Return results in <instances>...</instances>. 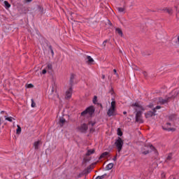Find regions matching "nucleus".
Listing matches in <instances>:
<instances>
[{
  "instance_id": "1",
  "label": "nucleus",
  "mask_w": 179,
  "mask_h": 179,
  "mask_svg": "<svg viewBox=\"0 0 179 179\" xmlns=\"http://www.w3.org/2000/svg\"><path fill=\"white\" fill-rule=\"evenodd\" d=\"M115 107H116V102L115 101H113L111 102L110 108L108 109L107 112V115L108 117H113V115H115Z\"/></svg>"
},
{
  "instance_id": "2",
  "label": "nucleus",
  "mask_w": 179,
  "mask_h": 179,
  "mask_svg": "<svg viewBox=\"0 0 179 179\" xmlns=\"http://www.w3.org/2000/svg\"><path fill=\"white\" fill-rule=\"evenodd\" d=\"M115 145L117 149V151L120 152L122 150V146H124V141L120 137H118V139L115 142Z\"/></svg>"
},
{
  "instance_id": "3",
  "label": "nucleus",
  "mask_w": 179,
  "mask_h": 179,
  "mask_svg": "<svg viewBox=\"0 0 179 179\" xmlns=\"http://www.w3.org/2000/svg\"><path fill=\"white\" fill-rule=\"evenodd\" d=\"M94 113V107L90 106L86 108L85 110L81 113V115H86V114H89V115H92Z\"/></svg>"
},
{
  "instance_id": "4",
  "label": "nucleus",
  "mask_w": 179,
  "mask_h": 179,
  "mask_svg": "<svg viewBox=\"0 0 179 179\" xmlns=\"http://www.w3.org/2000/svg\"><path fill=\"white\" fill-rule=\"evenodd\" d=\"M136 122L138 124H143V119L142 118V111L138 110L136 113Z\"/></svg>"
},
{
  "instance_id": "5",
  "label": "nucleus",
  "mask_w": 179,
  "mask_h": 179,
  "mask_svg": "<svg viewBox=\"0 0 179 179\" xmlns=\"http://www.w3.org/2000/svg\"><path fill=\"white\" fill-rule=\"evenodd\" d=\"M155 115H156L155 109H152V111H148L145 113V117L147 120L152 118V117H155Z\"/></svg>"
},
{
  "instance_id": "6",
  "label": "nucleus",
  "mask_w": 179,
  "mask_h": 179,
  "mask_svg": "<svg viewBox=\"0 0 179 179\" xmlns=\"http://www.w3.org/2000/svg\"><path fill=\"white\" fill-rule=\"evenodd\" d=\"M179 90H173L170 94L169 96L168 97L170 99H174L178 96Z\"/></svg>"
},
{
  "instance_id": "7",
  "label": "nucleus",
  "mask_w": 179,
  "mask_h": 179,
  "mask_svg": "<svg viewBox=\"0 0 179 179\" xmlns=\"http://www.w3.org/2000/svg\"><path fill=\"white\" fill-rule=\"evenodd\" d=\"M72 93H73V90H72V86H71L69 90L66 92V96L65 99L67 100H69L72 97Z\"/></svg>"
},
{
  "instance_id": "8",
  "label": "nucleus",
  "mask_w": 179,
  "mask_h": 179,
  "mask_svg": "<svg viewBox=\"0 0 179 179\" xmlns=\"http://www.w3.org/2000/svg\"><path fill=\"white\" fill-rule=\"evenodd\" d=\"M149 148H150V149H155V147L153 146H145L144 148H142L141 150V153L143 155H148L149 153Z\"/></svg>"
},
{
  "instance_id": "9",
  "label": "nucleus",
  "mask_w": 179,
  "mask_h": 179,
  "mask_svg": "<svg viewBox=\"0 0 179 179\" xmlns=\"http://www.w3.org/2000/svg\"><path fill=\"white\" fill-rule=\"evenodd\" d=\"M78 131H80V132H86V131H87L88 127H87V124H83L81 126L78 127Z\"/></svg>"
},
{
  "instance_id": "10",
  "label": "nucleus",
  "mask_w": 179,
  "mask_h": 179,
  "mask_svg": "<svg viewBox=\"0 0 179 179\" xmlns=\"http://www.w3.org/2000/svg\"><path fill=\"white\" fill-rule=\"evenodd\" d=\"M66 122V120L64 117H60L59 120V124L60 127H64V124Z\"/></svg>"
},
{
  "instance_id": "11",
  "label": "nucleus",
  "mask_w": 179,
  "mask_h": 179,
  "mask_svg": "<svg viewBox=\"0 0 179 179\" xmlns=\"http://www.w3.org/2000/svg\"><path fill=\"white\" fill-rule=\"evenodd\" d=\"M164 12H166V13H169V15H173V9L169 8H165L162 9Z\"/></svg>"
},
{
  "instance_id": "12",
  "label": "nucleus",
  "mask_w": 179,
  "mask_h": 179,
  "mask_svg": "<svg viewBox=\"0 0 179 179\" xmlns=\"http://www.w3.org/2000/svg\"><path fill=\"white\" fill-rule=\"evenodd\" d=\"M169 101L170 99H169V97L166 99H163L162 98L159 99V103L161 104H166V103H169Z\"/></svg>"
},
{
  "instance_id": "13",
  "label": "nucleus",
  "mask_w": 179,
  "mask_h": 179,
  "mask_svg": "<svg viewBox=\"0 0 179 179\" xmlns=\"http://www.w3.org/2000/svg\"><path fill=\"white\" fill-rule=\"evenodd\" d=\"M42 143H41V141H36V142H35L34 143V148H35V149H38V145H41Z\"/></svg>"
},
{
  "instance_id": "14",
  "label": "nucleus",
  "mask_w": 179,
  "mask_h": 179,
  "mask_svg": "<svg viewBox=\"0 0 179 179\" xmlns=\"http://www.w3.org/2000/svg\"><path fill=\"white\" fill-rule=\"evenodd\" d=\"M75 76H76L75 74L72 73L70 77V82L71 86L73 85V79H75Z\"/></svg>"
},
{
  "instance_id": "15",
  "label": "nucleus",
  "mask_w": 179,
  "mask_h": 179,
  "mask_svg": "<svg viewBox=\"0 0 179 179\" xmlns=\"http://www.w3.org/2000/svg\"><path fill=\"white\" fill-rule=\"evenodd\" d=\"M106 156H108V152H105L101 155L99 159H104Z\"/></svg>"
},
{
  "instance_id": "16",
  "label": "nucleus",
  "mask_w": 179,
  "mask_h": 179,
  "mask_svg": "<svg viewBox=\"0 0 179 179\" xmlns=\"http://www.w3.org/2000/svg\"><path fill=\"white\" fill-rule=\"evenodd\" d=\"M87 59H88V62L90 64H92V62H94V60L93 59V58H92V57L90 56H87Z\"/></svg>"
},
{
  "instance_id": "17",
  "label": "nucleus",
  "mask_w": 179,
  "mask_h": 179,
  "mask_svg": "<svg viewBox=\"0 0 179 179\" xmlns=\"http://www.w3.org/2000/svg\"><path fill=\"white\" fill-rule=\"evenodd\" d=\"M113 167H114V164L110 163V164L107 165L106 169L108 170H111V169H113Z\"/></svg>"
},
{
  "instance_id": "18",
  "label": "nucleus",
  "mask_w": 179,
  "mask_h": 179,
  "mask_svg": "<svg viewBox=\"0 0 179 179\" xmlns=\"http://www.w3.org/2000/svg\"><path fill=\"white\" fill-rule=\"evenodd\" d=\"M116 31H117V33H118V34L120 36H121V37H122V30H121V29L116 28Z\"/></svg>"
},
{
  "instance_id": "19",
  "label": "nucleus",
  "mask_w": 179,
  "mask_h": 179,
  "mask_svg": "<svg viewBox=\"0 0 179 179\" xmlns=\"http://www.w3.org/2000/svg\"><path fill=\"white\" fill-rule=\"evenodd\" d=\"M94 153V150H89L87 152V156H90V155H93Z\"/></svg>"
},
{
  "instance_id": "20",
  "label": "nucleus",
  "mask_w": 179,
  "mask_h": 179,
  "mask_svg": "<svg viewBox=\"0 0 179 179\" xmlns=\"http://www.w3.org/2000/svg\"><path fill=\"white\" fill-rule=\"evenodd\" d=\"M170 121H174V120H176V115H171L169 117Z\"/></svg>"
},
{
  "instance_id": "21",
  "label": "nucleus",
  "mask_w": 179,
  "mask_h": 179,
  "mask_svg": "<svg viewBox=\"0 0 179 179\" xmlns=\"http://www.w3.org/2000/svg\"><path fill=\"white\" fill-rule=\"evenodd\" d=\"M17 135H19V134H20L22 132V128L20 127V125H17Z\"/></svg>"
},
{
  "instance_id": "22",
  "label": "nucleus",
  "mask_w": 179,
  "mask_h": 179,
  "mask_svg": "<svg viewBox=\"0 0 179 179\" xmlns=\"http://www.w3.org/2000/svg\"><path fill=\"white\" fill-rule=\"evenodd\" d=\"M4 4H5V6H6V8L7 9L9 8H10V4L9 3V2L5 1H4Z\"/></svg>"
},
{
  "instance_id": "23",
  "label": "nucleus",
  "mask_w": 179,
  "mask_h": 179,
  "mask_svg": "<svg viewBox=\"0 0 179 179\" xmlns=\"http://www.w3.org/2000/svg\"><path fill=\"white\" fill-rule=\"evenodd\" d=\"M117 135L119 136H122V131H121V129L120 128H118L117 129Z\"/></svg>"
},
{
  "instance_id": "24",
  "label": "nucleus",
  "mask_w": 179,
  "mask_h": 179,
  "mask_svg": "<svg viewBox=\"0 0 179 179\" xmlns=\"http://www.w3.org/2000/svg\"><path fill=\"white\" fill-rule=\"evenodd\" d=\"M172 159V155L171 154H169L166 158V162H170V160H171Z\"/></svg>"
},
{
  "instance_id": "25",
  "label": "nucleus",
  "mask_w": 179,
  "mask_h": 179,
  "mask_svg": "<svg viewBox=\"0 0 179 179\" xmlns=\"http://www.w3.org/2000/svg\"><path fill=\"white\" fill-rule=\"evenodd\" d=\"M164 129H165L166 131H176V129H171L170 127H164Z\"/></svg>"
},
{
  "instance_id": "26",
  "label": "nucleus",
  "mask_w": 179,
  "mask_h": 179,
  "mask_svg": "<svg viewBox=\"0 0 179 179\" xmlns=\"http://www.w3.org/2000/svg\"><path fill=\"white\" fill-rule=\"evenodd\" d=\"M47 68L51 71L52 69V64H48Z\"/></svg>"
},
{
  "instance_id": "27",
  "label": "nucleus",
  "mask_w": 179,
  "mask_h": 179,
  "mask_svg": "<svg viewBox=\"0 0 179 179\" xmlns=\"http://www.w3.org/2000/svg\"><path fill=\"white\" fill-rule=\"evenodd\" d=\"M27 87L28 89H31V88L34 87V85H33V84H28V85H27Z\"/></svg>"
},
{
  "instance_id": "28",
  "label": "nucleus",
  "mask_w": 179,
  "mask_h": 179,
  "mask_svg": "<svg viewBox=\"0 0 179 179\" xmlns=\"http://www.w3.org/2000/svg\"><path fill=\"white\" fill-rule=\"evenodd\" d=\"M131 106L132 107H138V108L141 106V105H139V103H133Z\"/></svg>"
},
{
  "instance_id": "29",
  "label": "nucleus",
  "mask_w": 179,
  "mask_h": 179,
  "mask_svg": "<svg viewBox=\"0 0 179 179\" xmlns=\"http://www.w3.org/2000/svg\"><path fill=\"white\" fill-rule=\"evenodd\" d=\"M92 101H93L94 104H96V103H97V97L96 96H94Z\"/></svg>"
},
{
  "instance_id": "30",
  "label": "nucleus",
  "mask_w": 179,
  "mask_h": 179,
  "mask_svg": "<svg viewBox=\"0 0 179 179\" xmlns=\"http://www.w3.org/2000/svg\"><path fill=\"white\" fill-rule=\"evenodd\" d=\"M31 107L33 108L36 107V103L34 102V99H31Z\"/></svg>"
},
{
  "instance_id": "31",
  "label": "nucleus",
  "mask_w": 179,
  "mask_h": 179,
  "mask_svg": "<svg viewBox=\"0 0 179 179\" xmlns=\"http://www.w3.org/2000/svg\"><path fill=\"white\" fill-rule=\"evenodd\" d=\"M13 118V117H6V121H9V122H12Z\"/></svg>"
},
{
  "instance_id": "32",
  "label": "nucleus",
  "mask_w": 179,
  "mask_h": 179,
  "mask_svg": "<svg viewBox=\"0 0 179 179\" xmlns=\"http://www.w3.org/2000/svg\"><path fill=\"white\" fill-rule=\"evenodd\" d=\"M117 9L119 12H124V10H125V8H118Z\"/></svg>"
},
{
  "instance_id": "33",
  "label": "nucleus",
  "mask_w": 179,
  "mask_h": 179,
  "mask_svg": "<svg viewBox=\"0 0 179 179\" xmlns=\"http://www.w3.org/2000/svg\"><path fill=\"white\" fill-rule=\"evenodd\" d=\"M160 108H162V107L160 106H157L155 108H153V110H155V113H156V110H160Z\"/></svg>"
},
{
  "instance_id": "34",
  "label": "nucleus",
  "mask_w": 179,
  "mask_h": 179,
  "mask_svg": "<svg viewBox=\"0 0 179 179\" xmlns=\"http://www.w3.org/2000/svg\"><path fill=\"white\" fill-rule=\"evenodd\" d=\"M103 178H104V175H103V176H97V177L96 178V179H103Z\"/></svg>"
},
{
  "instance_id": "35",
  "label": "nucleus",
  "mask_w": 179,
  "mask_h": 179,
  "mask_svg": "<svg viewBox=\"0 0 179 179\" xmlns=\"http://www.w3.org/2000/svg\"><path fill=\"white\" fill-rule=\"evenodd\" d=\"M110 94H114V89L112 87L110 90Z\"/></svg>"
},
{
  "instance_id": "36",
  "label": "nucleus",
  "mask_w": 179,
  "mask_h": 179,
  "mask_svg": "<svg viewBox=\"0 0 179 179\" xmlns=\"http://www.w3.org/2000/svg\"><path fill=\"white\" fill-rule=\"evenodd\" d=\"M140 108V110L141 111H145V108H143L142 106H140V107H138Z\"/></svg>"
},
{
  "instance_id": "37",
  "label": "nucleus",
  "mask_w": 179,
  "mask_h": 179,
  "mask_svg": "<svg viewBox=\"0 0 179 179\" xmlns=\"http://www.w3.org/2000/svg\"><path fill=\"white\" fill-rule=\"evenodd\" d=\"M42 73H43V75H45V73H47V70L43 69V70L42 71Z\"/></svg>"
},
{
  "instance_id": "38",
  "label": "nucleus",
  "mask_w": 179,
  "mask_h": 179,
  "mask_svg": "<svg viewBox=\"0 0 179 179\" xmlns=\"http://www.w3.org/2000/svg\"><path fill=\"white\" fill-rule=\"evenodd\" d=\"M31 1H33V0H25L24 2H25V3H27L29 2H31Z\"/></svg>"
},
{
  "instance_id": "39",
  "label": "nucleus",
  "mask_w": 179,
  "mask_h": 179,
  "mask_svg": "<svg viewBox=\"0 0 179 179\" xmlns=\"http://www.w3.org/2000/svg\"><path fill=\"white\" fill-rule=\"evenodd\" d=\"M89 173H90V171H89V169H87L85 172V174H89Z\"/></svg>"
},
{
  "instance_id": "40",
  "label": "nucleus",
  "mask_w": 179,
  "mask_h": 179,
  "mask_svg": "<svg viewBox=\"0 0 179 179\" xmlns=\"http://www.w3.org/2000/svg\"><path fill=\"white\" fill-rule=\"evenodd\" d=\"M162 178H166V174L165 173H162Z\"/></svg>"
},
{
  "instance_id": "41",
  "label": "nucleus",
  "mask_w": 179,
  "mask_h": 179,
  "mask_svg": "<svg viewBox=\"0 0 179 179\" xmlns=\"http://www.w3.org/2000/svg\"><path fill=\"white\" fill-rule=\"evenodd\" d=\"M113 72L115 75H117V70L116 69H113Z\"/></svg>"
},
{
  "instance_id": "42",
  "label": "nucleus",
  "mask_w": 179,
  "mask_h": 179,
  "mask_svg": "<svg viewBox=\"0 0 179 179\" xmlns=\"http://www.w3.org/2000/svg\"><path fill=\"white\" fill-rule=\"evenodd\" d=\"M114 162H115L117 160V155H115V157L113 158Z\"/></svg>"
},
{
  "instance_id": "43",
  "label": "nucleus",
  "mask_w": 179,
  "mask_h": 179,
  "mask_svg": "<svg viewBox=\"0 0 179 179\" xmlns=\"http://www.w3.org/2000/svg\"><path fill=\"white\" fill-rule=\"evenodd\" d=\"M51 52H52V55H54V50L52 49H51Z\"/></svg>"
},
{
  "instance_id": "44",
  "label": "nucleus",
  "mask_w": 179,
  "mask_h": 179,
  "mask_svg": "<svg viewBox=\"0 0 179 179\" xmlns=\"http://www.w3.org/2000/svg\"><path fill=\"white\" fill-rule=\"evenodd\" d=\"M106 78V76L105 75H102V79H105Z\"/></svg>"
},
{
  "instance_id": "45",
  "label": "nucleus",
  "mask_w": 179,
  "mask_h": 179,
  "mask_svg": "<svg viewBox=\"0 0 179 179\" xmlns=\"http://www.w3.org/2000/svg\"><path fill=\"white\" fill-rule=\"evenodd\" d=\"M123 114L125 115L127 114V112L126 111L123 112Z\"/></svg>"
},
{
  "instance_id": "46",
  "label": "nucleus",
  "mask_w": 179,
  "mask_h": 179,
  "mask_svg": "<svg viewBox=\"0 0 179 179\" xmlns=\"http://www.w3.org/2000/svg\"><path fill=\"white\" fill-rule=\"evenodd\" d=\"M49 48H50V50H52V47L50 46Z\"/></svg>"
},
{
  "instance_id": "47",
  "label": "nucleus",
  "mask_w": 179,
  "mask_h": 179,
  "mask_svg": "<svg viewBox=\"0 0 179 179\" xmlns=\"http://www.w3.org/2000/svg\"><path fill=\"white\" fill-rule=\"evenodd\" d=\"M166 125H169V126H170V125H171V124H170V123H167V124H166Z\"/></svg>"
},
{
  "instance_id": "48",
  "label": "nucleus",
  "mask_w": 179,
  "mask_h": 179,
  "mask_svg": "<svg viewBox=\"0 0 179 179\" xmlns=\"http://www.w3.org/2000/svg\"><path fill=\"white\" fill-rule=\"evenodd\" d=\"M149 107H150V108H152V107H153V106H150V105Z\"/></svg>"
},
{
  "instance_id": "49",
  "label": "nucleus",
  "mask_w": 179,
  "mask_h": 179,
  "mask_svg": "<svg viewBox=\"0 0 179 179\" xmlns=\"http://www.w3.org/2000/svg\"><path fill=\"white\" fill-rule=\"evenodd\" d=\"M93 125H94V123H92V126L93 127Z\"/></svg>"
},
{
  "instance_id": "50",
  "label": "nucleus",
  "mask_w": 179,
  "mask_h": 179,
  "mask_svg": "<svg viewBox=\"0 0 179 179\" xmlns=\"http://www.w3.org/2000/svg\"><path fill=\"white\" fill-rule=\"evenodd\" d=\"M0 125H1V117H0Z\"/></svg>"
}]
</instances>
